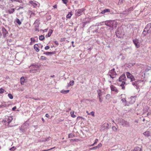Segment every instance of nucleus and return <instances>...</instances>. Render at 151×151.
<instances>
[{
    "mask_svg": "<svg viewBox=\"0 0 151 151\" xmlns=\"http://www.w3.org/2000/svg\"><path fill=\"white\" fill-rule=\"evenodd\" d=\"M105 24L107 26L110 27L112 29L116 28L117 26L118 23L114 20H107L105 22Z\"/></svg>",
    "mask_w": 151,
    "mask_h": 151,
    "instance_id": "nucleus-1",
    "label": "nucleus"
},
{
    "mask_svg": "<svg viewBox=\"0 0 151 151\" xmlns=\"http://www.w3.org/2000/svg\"><path fill=\"white\" fill-rule=\"evenodd\" d=\"M151 33V24H148L144 29L142 35L145 36L147 34Z\"/></svg>",
    "mask_w": 151,
    "mask_h": 151,
    "instance_id": "nucleus-2",
    "label": "nucleus"
},
{
    "mask_svg": "<svg viewBox=\"0 0 151 151\" xmlns=\"http://www.w3.org/2000/svg\"><path fill=\"white\" fill-rule=\"evenodd\" d=\"M119 122L120 124L123 127H128L130 126L129 123L123 119H120Z\"/></svg>",
    "mask_w": 151,
    "mask_h": 151,
    "instance_id": "nucleus-3",
    "label": "nucleus"
},
{
    "mask_svg": "<svg viewBox=\"0 0 151 151\" xmlns=\"http://www.w3.org/2000/svg\"><path fill=\"white\" fill-rule=\"evenodd\" d=\"M143 81H141L139 80H137L134 82L133 81L132 82V85L134 86L137 89L139 88L140 86V84L142 82H143Z\"/></svg>",
    "mask_w": 151,
    "mask_h": 151,
    "instance_id": "nucleus-4",
    "label": "nucleus"
},
{
    "mask_svg": "<svg viewBox=\"0 0 151 151\" xmlns=\"http://www.w3.org/2000/svg\"><path fill=\"white\" fill-rule=\"evenodd\" d=\"M116 75V72L115 71L114 68H113L109 71L108 74V75H109L113 79L115 77Z\"/></svg>",
    "mask_w": 151,
    "mask_h": 151,
    "instance_id": "nucleus-5",
    "label": "nucleus"
},
{
    "mask_svg": "<svg viewBox=\"0 0 151 151\" xmlns=\"http://www.w3.org/2000/svg\"><path fill=\"white\" fill-rule=\"evenodd\" d=\"M13 119L12 117L11 116H7V118L3 120V122L4 123H7L9 124L10 122H11Z\"/></svg>",
    "mask_w": 151,
    "mask_h": 151,
    "instance_id": "nucleus-6",
    "label": "nucleus"
},
{
    "mask_svg": "<svg viewBox=\"0 0 151 151\" xmlns=\"http://www.w3.org/2000/svg\"><path fill=\"white\" fill-rule=\"evenodd\" d=\"M84 9H78L75 11V15L78 16H79L81 15L84 11Z\"/></svg>",
    "mask_w": 151,
    "mask_h": 151,
    "instance_id": "nucleus-7",
    "label": "nucleus"
},
{
    "mask_svg": "<svg viewBox=\"0 0 151 151\" xmlns=\"http://www.w3.org/2000/svg\"><path fill=\"white\" fill-rule=\"evenodd\" d=\"M126 75L127 77L131 80V81H132L135 80V78L129 72H126Z\"/></svg>",
    "mask_w": 151,
    "mask_h": 151,
    "instance_id": "nucleus-8",
    "label": "nucleus"
},
{
    "mask_svg": "<svg viewBox=\"0 0 151 151\" xmlns=\"http://www.w3.org/2000/svg\"><path fill=\"white\" fill-rule=\"evenodd\" d=\"M126 76L125 74H122L119 77V81H122V80H126Z\"/></svg>",
    "mask_w": 151,
    "mask_h": 151,
    "instance_id": "nucleus-9",
    "label": "nucleus"
},
{
    "mask_svg": "<svg viewBox=\"0 0 151 151\" xmlns=\"http://www.w3.org/2000/svg\"><path fill=\"white\" fill-rule=\"evenodd\" d=\"M133 42L135 45V46L137 48H138L139 47V42H138L137 40H133Z\"/></svg>",
    "mask_w": 151,
    "mask_h": 151,
    "instance_id": "nucleus-10",
    "label": "nucleus"
},
{
    "mask_svg": "<svg viewBox=\"0 0 151 151\" xmlns=\"http://www.w3.org/2000/svg\"><path fill=\"white\" fill-rule=\"evenodd\" d=\"M29 2L30 4H32L34 7H36L37 5V4L36 3V1H30Z\"/></svg>",
    "mask_w": 151,
    "mask_h": 151,
    "instance_id": "nucleus-11",
    "label": "nucleus"
},
{
    "mask_svg": "<svg viewBox=\"0 0 151 151\" xmlns=\"http://www.w3.org/2000/svg\"><path fill=\"white\" fill-rule=\"evenodd\" d=\"M2 31L3 33V35L4 37H5L6 35L8 33L7 31L4 28H2Z\"/></svg>",
    "mask_w": 151,
    "mask_h": 151,
    "instance_id": "nucleus-12",
    "label": "nucleus"
},
{
    "mask_svg": "<svg viewBox=\"0 0 151 151\" xmlns=\"http://www.w3.org/2000/svg\"><path fill=\"white\" fill-rule=\"evenodd\" d=\"M110 88L111 90L112 91H114L115 92H117L118 91L117 89L113 85H111V86Z\"/></svg>",
    "mask_w": 151,
    "mask_h": 151,
    "instance_id": "nucleus-13",
    "label": "nucleus"
},
{
    "mask_svg": "<svg viewBox=\"0 0 151 151\" xmlns=\"http://www.w3.org/2000/svg\"><path fill=\"white\" fill-rule=\"evenodd\" d=\"M52 32L53 30L52 29H50L49 30L48 33L45 35V37H50L51 35Z\"/></svg>",
    "mask_w": 151,
    "mask_h": 151,
    "instance_id": "nucleus-14",
    "label": "nucleus"
},
{
    "mask_svg": "<svg viewBox=\"0 0 151 151\" xmlns=\"http://www.w3.org/2000/svg\"><path fill=\"white\" fill-rule=\"evenodd\" d=\"M110 10L109 9H105L101 12V13L102 14H104L106 12H110Z\"/></svg>",
    "mask_w": 151,
    "mask_h": 151,
    "instance_id": "nucleus-15",
    "label": "nucleus"
},
{
    "mask_svg": "<svg viewBox=\"0 0 151 151\" xmlns=\"http://www.w3.org/2000/svg\"><path fill=\"white\" fill-rule=\"evenodd\" d=\"M14 23L15 24L16 23L17 24L19 25H20L21 24V22L18 18H16L15 21Z\"/></svg>",
    "mask_w": 151,
    "mask_h": 151,
    "instance_id": "nucleus-16",
    "label": "nucleus"
},
{
    "mask_svg": "<svg viewBox=\"0 0 151 151\" xmlns=\"http://www.w3.org/2000/svg\"><path fill=\"white\" fill-rule=\"evenodd\" d=\"M38 44H35L34 45V48L35 49V51L37 52H39V49L38 48Z\"/></svg>",
    "mask_w": 151,
    "mask_h": 151,
    "instance_id": "nucleus-17",
    "label": "nucleus"
},
{
    "mask_svg": "<svg viewBox=\"0 0 151 151\" xmlns=\"http://www.w3.org/2000/svg\"><path fill=\"white\" fill-rule=\"evenodd\" d=\"M135 96H131L130 99H131L132 100L130 101V103L132 104L134 103L135 102Z\"/></svg>",
    "mask_w": 151,
    "mask_h": 151,
    "instance_id": "nucleus-18",
    "label": "nucleus"
},
{
    "mask_svg": "<svg viewBox=\"0 0 151 151\" xmlns=\"http://www.w3.org/2000/svg\"><path fill=\"white\" fill-rule=\"evenodd\" d=\"M55 53L54 52H45L44 53V54H45L47 55H49L52 54H53Z\"/></svg>",
    "mask_w": 151,
    "mask_h": 151,
    "instance_id": "nucleus-19",
    "label": "nucleus"
},
{
    "mask_svg": "<svg viewBox=\"0 0 151 151\" xmlns=\"http://www.w3.org/2000/svg\"><path fill=\"white\" fill-rule=\"evenodd\" d=\"M15 10L14 8H12L8 10V12L9 14H12L14 12Z\"/></svg>",
    "mask_w": 151,
    "mask_h": 151,
    "instance_id": "nucleus-20",
    "label": "nucleus"
},
{
    "mask_svg": "<svg viewBox=\"0 0 151 151\" xmlns=\"http://www.w3.org/2000/svg\"><path fill=\"white\" fill-rule=\"evenodd\" d=\"M19 129L21 131V132L22 133H23L25 132V129L23 128V127L22 126V127L20 128Z\"/></svg>",
    "mask_w": 151,
    "mask_h": 151,
    "instance_id": "nucleus-21",
    "label": "nucleus"
},
{
    "mask_svg": "<svg viewBox=\"0 0 151 151\" xmlns=\"http://www.w3.org/2000/svg\"><path fill=\"white\" fill-rule=\"evenodd\" d=\"M35 25V30L36 31H37L38 32H39V29H38V27H39V25L37 24H34Z\"/></svg>",
    "mask_w": 151,
    "mask_h": 151,
    "instance_id": "nucleus-22",
    "label": "nucleus"
},
{
    "mask_svg": "<svg viewBox=\"0 0 151 151\" xmlns=\"http://www.w3.org/2000/svg\"><path fill=\"white\" fill-rule=\"evenodd\" d=\"M31 66H33V68H39L40 67V64H35L31 65Z\"/></svg>",
    "mask_w": 151,
    "mask_h": 151,
    "instance_id": "nucleus-23",
    "label": "nucleus"
},
{
    "mask_svg": "<svg viewBox=\"0 0 151 151\" xmlns=\"http://www.w3.org/2000/svg\"><path fill=\"white\" fill-rule=\"evenodd\" d=\"M134 151H142V150L139 147H137L134 148Z\"/></svg>",
    "mask_w": 151,
    "mask_h": 151,
    "instance_id": "nucleus-24",
    "label": "nucleus"
},
{
    "mask_svg": "<svg viewBox=\"0 0 151 151\" xmlns=\"http://www.w3.org/2000/svg\"><path fill=\"white\" fill-rule=\"evenodd\" d=\"M69 92V90H62L60 92L66 94V93H68Z\"/></svg>",
    "mask_w": 151,
    "mask_h": 151,
    "instance_id": "nucleus-25",
    "label": "nucleus"
},
{
    "mask_svg": "<svg viewBox=\"0 0 151 151\" xmlns=\"http://www.w3.org/2000/svg\"><path fill=\"white\" fill-rule=\"evenodd\" d=\"M20 82L21 84L22 85L24 82V79L23 77H22L20 78Z\"/></svg>",
    "mask_w": 151,
    "mask_h": 151,
    "instance_id": "nucleus-26",
    "label": "nucleus"
},
{
    "mask_svg": "<svg viewBox=\"0 0 151 151\" xmlns=\"http://www.w3.org/2000/svg\"><path fill=\"white\" fill-rule=\"evenodd\" d=\"M39 39L40 40L42 41L45 39V37L43 35H41L39 36Z\"/></svg>",
    "mask_w": 151,
    "mask_h": 151,
    "instance_id": "nucleus-27",
    "label": "nucleus"
},
{
    "mask_svg": "<svg viewBox=\"0 0 151 151\" xmlns=\"http://www.w3.org/2000/svg\"><path fill=\"white\" fill-rule=\"evenodd\" d=\"M125 83V81H122V84L120 85V86L122 87V88L123 89H124L125 88V86L124 85Z\"/></svg>",
    "mask_w": 151,
    "mask_h": 151,
    "instance_id": "nucleus-28",
    "label": "nucleus"
},
{
    "mask_svg": "<svg viewBox=\"0 0 151 151\" xmlns=\"http://www.w3.org/2000/svg\"><path fill=\"white\" fill-rule=\"evenodd\" d=\"M99 97H100L102 95L101 94V91L100 90H99L97 91Z\"/></svg>",
    "mask_w": 151,
    "mask_h": 151,
    "instance_id": "nucleus-29",
    "label": "nucleus"
},
{
    "mask_svg": "<svg viewBox=\"0 0 151 151\" xmlns=\"http://www.w3.org/2000/svg\"><path fill=\"white\" fill-rule=\"evenodd\" d=\"M74 81H70L69 83H68V86H73V84Z\"/></svg>",
    "mask_w": 151,
    "mask_h": 151,
    "instance_id": "nucleus-30",
    "label": "nucleus"
},
{
    "mask_svg": "<svg viewBox=\"0 0 151 151\" xmlns=\"http://www.w3.org/2000/svg\"><path fill=\"white\" fill-rule=\"evenodd\" d=\"M74 111H71L70 112V114L71 115V116L73 118H75L76 117V116L74 114Z\"/></svg>",
    "mask_w": 151,
    "mask_h": 151,
    "instance_id": "nucleus-31",
    "label": "nucleus"
},
{
    "mask_svg": "<svg viewBox=\"0 0 151 151\" xmlns=\"http://www.w3.org/2000/svg\"><path fill=\"white\" fill-rule=\"evenodd\" d=\"M97 149H98V148H97V147H96V146L94 147L89 148V150H97Z\"/></svg>",
    "mask_w": 151,
    "mask_h": 151,
    "instance_id": "nucleus-32",
    "label": "nucleus"
},
{
    "mask_svg": "<svg viewBox=\"0 0 151 151\" xmlns=\"http://www.w3.org/2000/svg\"><path fill=\"white\" fill-rule=\"evenodd\" d=\"M105 21L102 22L100 23H98L96 24V26L102 25L104 23H105Z\"/></svg>",
    "mask_w": 151,
    "mask_h": 151,
    "instance_id": "nucleus-33",
    "label": "nucleus"
},
{
    "mask_svg": "<svg viewBox=\"0 0 151 151\" xmlns=\"http://www.w3.org/2000/svg\"><path fill=\"white\" fill-rule=\"evenodd\" d=\"M12 1H17L19 2L20 3H21L22 2V0H11Z\"/></svg>",
    "mask_w": 151,
    "mask_h": 151,
    "instance_id": "nucleus-34",
    "label": "nucleus"
},
{
    "mask_svg": "<svg viewBox=\"0 0 151 151\" xmlns=\"http://www.w3.org/2000/svg\"><path fill=\"white\" fill-rule=\"evenodd\" d=\"M110 98V96L109 94H107L106 96V98L107 100H109Z\"/></svg>",
    "mask_w": 151,
    "mask_h": 151,
    "instance_id": "nucleus-35",
    "label": "nucleus"
},
{
    "mask_svg": "<svg viewBox=\"0 0 151 151\" xmlns=\"http://www.w3.org/2000/svg\"><path fill=\"white\" fill-rule=\"evenodd\" d=\"M8 96L11 99H13V96L10 93H9L8 95Z\"/></svg>",
    "mask_w": 151,
    "mask_h": 151,
    "instance_id": "nucleus-36",
    "label": "nucleus"
},
{
    "mask_svg": "<svg viewBox=\"0 0 151 151\" xmlns=\"http://www.w3.org/2000/svg\"><path fill=\"white\" fill-rule=\"evenodd\" d=\"M88 114L91 115L93 116H95L94 112L93 111L91 112L90 113H88Z\"/></svg>",
    "mask_w": 151,
    "mask_h": 151,
    "instance_id": "nucleus-37",
    "label": "nucleus"
},
{
    "mask_svg": "<svg viewBox=\"0 0 151 151\" xmlns=\"http://www.w3.org/2000/svg\"><path fill=\"white\" fill-rule=\"evenodd\" d=\"M151 67L148 66L145 69V71L146 72H147V71H149V70H150V69H151Z\"/></svg>",
    "mask_w": 151,
    "mask_h": 151,
    "instance_id": "nucleus-38",
    "label": "nucleus"
},
{
    "mask_svg": "<svg viewBox=\"0 0 151 151\" xmlns=\"http://www.w3.org/2000/svg\"><path fill=\"white\" fill-rule=\"evenodd\" d=\"M39 22V20L37 19L35 21V22L34 23V24H40V23Z\"/></svg>",
    "mask_w": 151,
    "mask_h": 151,
    "instance_id": "nucleus-39",
    "label": "nucleus"
},
{
    "mask_svg": "<svg viewBox=\"0 0 151 151\" xmlns=\"http://www.w3.org/2000/svg\"><path fill=\"white\" fill-rule=\"evenodd\" d=\"M5 90L2 88H1L0 89V93H2L4 92Z\"/></svg>",
    "mask_w": 151,
    "mask_h": 151,
    "instance_id": "nucleus-40",
    "label": "nucleus"
},
{
    "mask_svg": "<svg viewBox=\"0 0 151 151\" xmlns=\"http://www.w3.org/2000/svg\"><path fill=\"white\" fill-rule=\"evenodd\" d=\"M16 149V148L15 147L13 146L12 147V148H10L9 149V150L11 151H14Z\"/></svg>",
    "mask_w": 151,
    "mask_h": 151,
    "instance_id": "nucleus-41",
    "label": "nucleus"
},
{
    "mask_svg": "<svg viewBox=\"0 0 151 151\" xmlns=\"http://www.w3.org/2000/svg\"><path fill=\"white\" fill-rule=\"evenodd\" d=\"M72 15V14H68L66 16L67 18H70L71 17Z\"/></svg>",
    "mask_w": 151,
    "mask_h": 151,
    "instance_id": "nucleus-42",
    "label": "nucleus"
},
{
    "mask_svg": "<svg viewBox=\"0 0 151 151\" xmlns=\"http://www.w3.org/2000/svg\"><path fill=\"white\" fill-rule=\"evenodd\" d=\"M112 129L114 131H116L117 130V128L114 126H113L112 127Z\"/></svg>",
    "mask_w": 151,
    "mask_h": 151,
    "instance_id": "nucleus-43",
    "label": "nucleus"
},
{
    "mask_svg": "<svg viewBox=\"0 0 151 151\" xmlns=\"http://www.w3.org/2000/svg\"><path fill=\"white\" fill-rule=\"evenodd\" d=\"M102 145L101 144V143H99V144L98 145L96 146V147H97L98 149L100 147H101Z\"/></svg>",
    "mask_w": 151,
    "mask_h": 151,
    "instance_id": "nucleus-44",
    "label": "nucleus"
},
{
    "mask_svg": "<svg viewBox=\"0 0 151 151\" xmlns=\"http://www.w3.org/2000/svg\"><path fill=\"white\" fill-rule=\"evenodd\" d=\"M133 10V7H131L130 8H129L128 9L127 11L128 12H130V11H132Z\"/></svg>",
    "mask_w": 151,
    "mask_h": 151,
    "instance_id": "nucleus-45",
    "label": "nucleus"
},
{
    "mask_svg": "<svg viewBox=\"0 0 151 151\" xmlns=\"http://www.w3.org/2000/svg\"><path fill=\"white\" fill-rule=\"evenodd\" d=\"M46 57H44V56H41V58H40V59L42 60H46Z\"/></svg>",
    "mask_w": 151,
    "mask_h": 151,
    "instance_id": "nucleus-46",
    "label": "nucleus"
},
{
    "mask_svg": "<svg viewBox=\"0 0 151 151\" xmlns=\"http://www.w3.org/2000/svg\"><path fill=\"white\" fill-rule=\"evenodd\" d=\"M63 3L65 4H66L68 1V0H62Z\"/></svg>",
    "mask_w": 151,
    "mask_h": 151,
    "instance_id": "nucleus-47",
    "label": "nucleus"
},
{
    "mask_svg": "<svg viewBox=\"0 0 151 151\" xmlns=\"http://www.w3.org/2000/svg\"><path fill=\"white\" fill-rule=\"evenodd\" d=\"M73 136L74 135L73 134H69L68 135L69 138H72L73 137Z\"/></svg>",
    "mask_w": 151,
    "mask_h": 151,
    "instance_id": "nucleus-48",
    "label": "nucleus"
},
{
    "mask_svg": "<svg viewBox=\"0 0 151 151\" xmlns=\"http://www.w3.org/2000/svg\"><path fill=\"white\" fill-rule=\"evenodd\" d=\"M108 125V124H104L103 125H102V127H104L105 126H106V128H107V127L108 126H106V125Z\"/></svg>",
    "mask_w": 151,
    "mask_h": 151,
    "instance_id": "nucleus-49",
    "label": "nucleus"
},
{
    "mask_svg": "<svg viewBox=\"0 0 151 151\" xmlns=\"http://www.w3.org/2000/svg\"><path fill=\"white\" fill-rule=\"evenodd\" d=\"M49 48H50V47L49 46H47L45 48V50H48Z\"/></svg>",
    "mask_w": 151,
    "mask_h": 151,
    "instance_id": "nucleus-50",
    "label": "nucleus"
},
{
    "mask_svg": "<svg viewBox=\"0 0 151 151\" xmlns=\"http://www.w3.org/2000/svg\"><path fill=\"white\" fill-rule=\"evenodd\" d=\"M30 39L32 42H34L35 41V39L34 38H31Z\"/></svg>",
    "mask_w": 151,
    "mask_h": 151,
    "instance_id": "nucleus-51",
    "label": "nucleus"
},
{
    "mask_svg": "<svg viewBox=\"0 0 151 151\" xmlns=\"http://www.w3.org/2000/svg\"><path fill=\"white\" fill-rule=\"evenodd\" d=\"M122 101L123 103L126 102V101L125 99L124 98L122 99Z\"/></svg>",
    "mask_w": 151,
    "mask_h": 151,
    "instance_id": "nucleus-52",
    "label": "nucleus"
},
{
    "mask_svg": "<svg viewBox=\"0 0 151 151\" xmlns=\"http://www.w3.org/2000/svg\"><path fill=\"white\" fill-rule=\"evenodd\" d=\"M17 108V107L16 106H15L12 109V110L13 111H14Z\"/></svg>",
    "mask_w": 151,
    "mask_h": 151,
    "instance_id": "nucleus-53",
    "label": "nucleus"
},
{
    "mask_svg": "<svg viewBox=\"0 0 151 151\" xmlns=\"http://www.w3.org/2000/svg\"><path fill=\"white\" fill-rule=\"evenodd\" d=\"M99 101L101 103L103 101L102 99H101V97H99Z\"/></svg>",
    "mask_w": 151,
    "mask_h": 151,
    "instance_id": "nucleus-54",
    "label": "nucleus"
},
{
    "mask_svg": "<svg viewBox=\"0 0 151 151\" xmlns=\"http://www.w3.org/2000/svg\"><path fill=\"white\" fill-rule=\"evenodd\" d=\"M55 43L57 45H58L59 44L58 42L56 41H54Z\"/></svg>",
    "mask_w": 151,
    "mask_h": 151,
    "instance_id": "nucleus-55",
    "label": "nucleus"
},
{
    "mask_svg": "<svg viewBox=\"0 0 151 151\" xmlns=\"http://www.w3.org/2000/svg\"><path fill=\"white\" fill-rule=\"evenodd\" d=\"M98 139H96L95 140V142L94 143V144L95 145L98 142Z\"/></svg>",
    "mask_w": 151,
    "mask_h": 151,
    "instance_id": "nucleus-56",
    "label": "nucleus"
},
{
    "mask_svg": "<svg viewBox=\"0 0 151 151\" xmlns=\"http://www.w3.org/2000/svg\"><path fill=\"white\" fill-rule=\"evenodd\" d=\"M123 0H119V3L120 4H122L123 3Z\"/></svg>",
    "mask_w": 151,
    "mask_h": 151,
    "instance_id": "nucleus-57",
    "label": "nucleus"
},
{
    "mask_svg": "<svg viewBox=\"0 0 151 151\" xmlns=\"http://www.w3.org/2000/svg\"><path fill=\"white\" fill-rule=\"evenodd\" d=\"M57 5H55L53 6V7L54 9H56L57 8Z\"/></svg>",
    "mask_w": 151,
    "mask_h": 151,
    "instance_id": "nucleus-58",
    "label": "nucleus"
},
{
    "mask_svg": "<svg viewBox=\"0 0 151 151\" xmlns=\"http://www.w3.org/2000/svg\"><path fill=\"white\" fill-rule=\"evenodd\" d=\"M16 126L15 125H13V126H11V125H9L8 126V127H14V126Z\"/></svg>",
    "mask_w": 151,
    "mask_h": 151,
    "instance_id": "nucleus-59",
    "label": "nucleus"
},
{
    "mask_svg": "<svg viewBox=\"0 0 151 151\" xmlns=\"http://www.w3.org/2000/svg\"><path fill=\"white\" fill-rule=\"evenodd\" d=\"M99 28H98V29H96V30H95L94 31V32H98V29Z\"/></svg>",
    "mask_w": 151,
    "mask_h": 151,
    "instance_id": "nucleus-60",
    "label": "nucleus"
},
{
    "mask_svg": "<svg viewBox=\"0 0 151 151\" xmlns=\"http://www.w3.org/2000/svg\"><path fill=\"white\" fill-rule=\"evenodd\" d=\"M45 116L47 117H49V115L48 114H45Z\"/></svg>",
    "mask_w": 151,
    "mask_h": 151,
    "instance_id": "nucleus-61",
    "label": "nucleus"
},
{
    "mask_svg": "<svg viewBox=\"0 0 151 151\" xmlns=\"http://www.w3.org/2000/svg\"><path fill=\"white\" fill-rule=\"evenodd\" d=\"M33 69H31V70H30V72H32V73H34V72H34V71H33Z\"/></svg>",
    "mask_w": 151,
    "mask_h": 151,
    "instance_id": "nucleus-62",
    "label": "nucleus"
},
{
    "mask_svg": "<svg viewBox=\"0 0 151 151\" xmlns=\"http://www.w3.org/2000/svg\"><path fill=\"white\" fill-rule=\"evenodd\" d=\"M74 43V42L73 41H72L71 42V43H72V46L73 47H75V46L73 45V44Z\"/></svg>",
    "mask_w": 151,
    "mask_h": 151,
    "instance_id": "nucleus-63",
    "label": "nucleus"
},
{
    "mask_svg": "<svg viewBox=\"0 0 151 151\" xmlns=\"http://www.w3.org/2000/svg\"><path fill=\"white\" fill-rule=\"evenodd\" d=\"M3 107H4V105H0V108H3Z\"/></svg>",
    "mask_w": 151,
    "mask_h": 151,
    "instance_id": "nucleus-64",
    "label": "nucleus"
}]
</instances>
